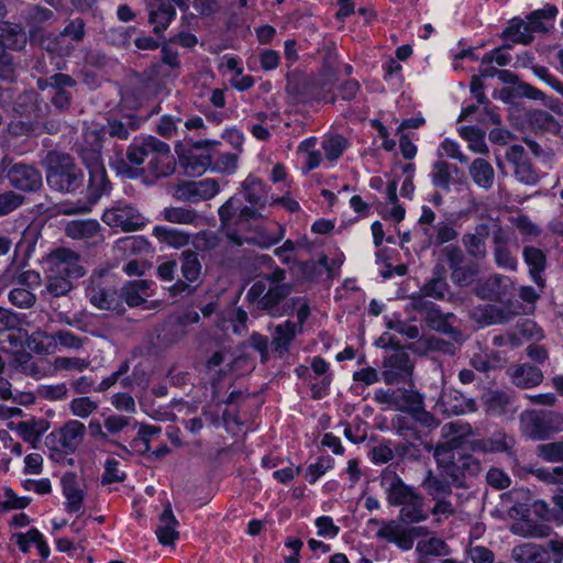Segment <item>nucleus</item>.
<instances>
[{
  "mask_svg": "<svg viewBox=\"0 0 563 563\" xmlns=\"http://www.w3.org/2000/svg\"><path fill=\"white\" fill-rule=\"evenodd\" d=\"M510 406V397L505 391H490L487 395L486 407L490 415L501 416L508 411Z\"/></svg>",
  "mask_w": 563,
  "mask_h": 563,
  "instance_id": "obj_55",
  "label": "nucleus"
},
{
  "mask_svg": "<svg viewBox=\"0 0 563 563\" xmlns=\"http://www.w3.org/2000/svg\"><path fill=\"white\" fill-rule=\"evenodd\" d=\"M65 234L73 240H80L88 246L103 242L102 228L95 219L73 220L65 227Z\"/></svg>",
  "mask_w": 563,
  "mask_h": 563,
  "instance_id": "obj_17",
  "label": "nucleus"
},
{
  "mask_svg": "<svg viewBox=\"0 0 563 563\" xmlns=\"http://www.w3.org/2000/svg\"><path fill=\"white\" fill-rule=\"evenodd\" d=\"M54 12L47 8L40 5H32L25 13V21L30 26V38L32 42H40L43 40L40 37V25L53 19Z\"/></svg>",
  "mask_w": 563,
  "mask_h": 563,
  "instance_id": "obj_38",
  "label": "nucleus"
},
{
  "mask_svg": "<svg viewBox=\"0 0 563 563\" xmlns=\"http://www.w3.org/2000/svg\"><path fill=\"white\" fill-rule=\"evenodd\" d=\"M71 278L47 273V291L55 297L64 296L71 289Z\"/></svg>",
  "mask_w": 563,
  "mask_h": 563,
  "instance_id": "obj_63",
  "label": "nucleus"
},
{
  "mask_svg": "<svg viewBox=\"0 0 563 563\" xmlns=\"http://www.w3.org/2000/svg\"><path fill=\"white\" fill-rule=\"evenodd\" d=\"M181 166L190 176L201 175L212 163L210 155L189 153L180 158Z\"/></svg>",
  "mask_w": 563,
  "mask_h": 563,
  "instance_id": "obj_51",
  "label": "nucleus"
},
{
  "mask_svg": "<svg viewBox=\"0 0 563 563\" xmlns=\"http://www.w3.org/2000/svg\"><path fill=\"white\" fill-rule=\"evenodd\" d=\"M8 300L20 309H29L36 302V296L26 287H15L8 294Z\"/></svg>",
  "mask_w": 563,
  "mask_h": 563,
  "instance_id": "obj_56",
  "label": "nucleus"
},
{
  "mask_svg": "<svg viewBox=\"0 0 563 563\" xmlns=\"http://www.w3.org/2000/svg\"><path fill=\"white\" fill-rule=\"evenodd\" d=\"M420 405H423V397L418 391L406 388H396V409L412 413L415 410L420 408Z\"/></svg>",
  "mask_w": 563,
  "mask_h": 563,
  "instance_id": "obj_49",
  "label": "nucleus"
},
{
  "mask_svg": "<svg viewBox=\"0 0 563 563\" xmlns=\"http://www.w3.org/2000/svg\"><path fill=\"white\" fill-rule=\"evenodd\" d=\"M460 135L466 140L468 147L475 153H486L488 151L484 141V133L475 126H463L460 130Z\"/></svg>",
  "mask_w": 563,
  "mask_h": 563,
  "instance_id": "obj_57",
  "label": "nucleus"
},
{
  "mask_svg": "<svg viewBox=\"0 0 563 563\" xmlns=\"http://www.w3.org/2000/svg\"><path fill=\"white\" fill-rule=\"evenodd\" d=\"M5 170L10 186L18 190L34 192L43 185L41 172L32 165L15 163L5 165Z\"/></svg>",
  "mask_w": 563,
  "mask_h": 563,
  "instance_id": "obj_14",
  "label": "nucleus"
},
{
  "mask_svg": "<svg viewBox=\"0 0 563 563\" xmlns=\"http://www.w3.org/2000/svg\"><path fill=\"white\" fill-rule=\"evenodd\" d=\"M86 35V24L81 18L69 20L63 31L55 38H46L40 42L41 47L48 52L58 53L60 55L68 54L69 48L62 47L60 42L64 38H70L73 42H81Z\"/></svg>",
  "mask_w": 563,
  "mask_h": 563,
  "instance_id": "obj_19",
  "label": "nucleus"
},
{
  "mask_svg": "<svg viewBox=\"0 0 563 563\" xmlns=\"http://www.w3.org/2000/svg\"><path fill=\"white\" fill-rule=\"evenodd\" d=\"M393 426L397 433L407 440L420 439L419 431L417 430L415 420L405 416H397L393 420Z\"/></svg>",
  "mask_w": 563,
  "mask_h": 563,
  "instance_id": "obj_61",
  "label": "nucleus"
},
{
  "mask_svg": "<svg viewBox=\"0 0 563 563\" xmlns=\"http://www.w3.org/2000/svg\"><path fill=\"white\" fill-rule=\"evenodd\" d=\"M227 229L228 239L236 245H243L244 243L254 244L262 249H268L285 236L286 229L277 222H271L267 225H263L256 229L253 234H240L239 229L241 227H224ZM244 227L243 229H245Z\"/></svg>",
  "mask_w": 563,
  "mask_h": 563,
  "instance_id": "obj_10",
  "label": "nucleus"
},
{
  "mask_svg": "<svg viewBox=\"0 0 563 563\" xmlns=\"http://www.w3.org/2000/svg\"><path fill=\"white\" fill-rule=\"evenodd\" d=\"M435 212L428 206H422L421 214L416 225V234L423 250L441 246L457 238L454 225L448 221H435Z\"/></svg>",
  "mask_w": 563,
  "mask_h": 563,
  "instance_id": "obj_7",
  "label": "nucleus"
},
{
  "mask_svg": "<svg viewBox=\"0 0 563 563\" xmlns=\"http://www.w3.org/2000/svg\"><path fill=\"white\" fill-rule=\"evenodd\" d=\"M380 485L385 488L386 500L390 506H402L411 500L418 493L408 486L393 472H384Z\"/></svg>",
  "mask_w": 563,
  "mask_h": 563,
  "instance_id": "obj_18",
  "label": "nucleus"
},
{
  "mask_svg": "<svg viewBox=\"0 0 563 563\" xmlns=\"http://www.w3.org/2000/svg\"><path fill=\"white\" fill-rule=\"evenodd\" d=\"M47 428V421L43 419L29 420L19 422L16 426V432L23 441L30 443L32 448H36Z\"/></svg>",
  "mask_w": 563,
  "mask_h": 563,
  "instance_id": "obj_43",
  "label": "nucleus"
},
{
  "mask_svg": "<svg viewBox=\"0 0 563 563\" xmlns=\"http://www.w3.org/2000/svg\"><path fill=\"white\" fill-rule=\"evenodd\" d=\"M47 273L68 278H79L85 269L79 265L78 255L67 249H57L46 257Z\"/></svg>",
  "mask_w": 563,
  "mask_h": 563,
  "instance_id": "obj_13",
  "label": "nucleus"
},
{
  "mask_svg": "<svg viewBox=\"0 0 563 563\" xmlns=\"http://www.w3.org/2000/svg\"><path fill=\"white\" fill-rule=\"evenodd\" d=\"M522 258L529 268V276L536 285L543 289L545 287V278L543 273L547 269V255L544 251L536 246H525L522 250Z\"/></svg>",
  "mask_w": 563,
  "mask_h": 563,
  "instance_id": "obj_27",
  "label": "nucleus"
},
{
  "mask_svg": "<svg viewBox=\"0 0 563 563\" xmlns=\"http://www.w3.org/2000/svg\"><path fill=\"white\" fill-rule=\"evenodd\" d=\"M63 495L66 499L65 509L69 514H82L85 493L80 488L74 475L65 476L62 479Z\"/></svg>",
  "mask_w": 563,
  "mask_h": 563,
  "instance_id": "obj_30",
  "label": "nucleus"
},
{
  "mask_svg": "<svg viewBox=\"0 0 563 563\" xmlns=\"http://www.w3.org/2000/svg\"><path fill=\"white\" fill-rule=\"evenodd\" d=\"M86 427L78 420H69L58 430L51 433L55 443L54 449L64 454L74 453L82 442Z\"/></svg>",
  "mask_w": 563,
  "mask_h": 563,
  "instance_id": "obj_15",
  "label": "nucleus"
},
{
  "mask_svg": "<svg viewBox=\"0 0 563 563\" xmlns=\"http://www.w3.org/2000/svg\"><path fill=\"white\" fill-rule=\"evenodd\" d=\"M489 230L486 224H478L474 232H467L462 236V244L466 253L475 260H484L487 255L486 240Z\"/></svg>",
  "mask_w": 563,
  "mask_h": 563,
  "instance_id": "obj_28",
  "label": "nucleus"
},
{
  "mask_svg": "<svg viewBox=\"0 0 563 563\" xmlns=\"http://www.w3.org/2000/svg\"><path fill=\"white\" fill-rule=\"evenodd\" d=\"M300 332V325L290 320L276 325L272 341L274 349L280 353L287 352L297 333Z\"/></svg>",
  "mask_w": 563,
  "mask_h": 563,
  "instance_id": "obj_39",
  "label": "nucleus"
},
{
  "mask_svg": "<svg viewBox=\"0 0 563 563\" xmlns=\"http://www.w3.org/2000/svg\"><path fill=\"white\" fill-rule=\"evenodd\" d=\"M349 145V140L341 134L328 135L321 142L324 157L330 163H335L346 151Z\"/></svg>",
  "mask_w": 563,
  "mask_h": 563,
  "instance_id": "obj_48",
  "label": "nucleus"
},
{
  "mask_svg": "<svg viewBox=\"0 0 563 563\" xmlns=\"http://www.w3.org/2000/svg\"><path fill=\"white\" fill-rule=\"evenodd\" d=\"M515 444L512 437L505 432H496L490 438L474 440L471 448L475 452L508 453Z\"/></svg>",
  "mask_w": 563,
  "mask_h": 563,
  "instance_id": "obj_31",
  "label": "nucleus"
},
{
  "mask_svg": "<svg viewBox=\"0 0 563 563\" xmlns=\"http://www.w3.org/2000/svg\"><path fill=\"white\" fill-rule=\"evenodd\" d=\"M334 467V459L330 455H321L316 463L308 465L305 472V478L309 484H314L328 471Z\"/></svg>",
  "mask_w": 563,
  "mask_h": 563,
  "instance_id": "obj_54",
  "label": "nucleus"
},
{
  "mask_svg": "<svg viewBox=\"0 0 563 563\" xmlns=\"http://www.w3.org/2000/svg\"><path fill=\"white\" fill-rule=\"evenodd\" d=\"M473 181L483 189H490L494 185L495 172L490 163L484 158H475L470 166Z\"/></svg>",
  "mask_w": 563,
  "mask_h": 563,
  "instance_id": "obj_41",
  "label": "nucleus"
},
{
  "mask_svg": "<svg viewBox=\"0 0 563 563\" xmlns=\"http://www.w3.org/2000/svg\"><path fill=\"white\" fill-rule=\"evenodd\" d=\"M220 190L212 178L184 181L176 187V197L181 201L197 203L213 198Z\"/></svg>",
  "mask_w": 563,
  "mask_h": 563,
  "instance_id": "obj_16",
  "label": "nucleus"
},
{
  "mask_svg": "<svg viewBox=\"0 0 563 563\" xmlns=\"http://www.w3.org/2000/svg\"><path fill=\"white\" fill-rule=\"evenodd\" d=\"M101 219L108 227L123 232H134L146 225L145 217L134 206L122 200L107 208Z\"/></svg>",
  "mask_w": 563,
  "mask_h": 563,
  "instance_id": "obj_9",
  "label": "nucleus"
},
{
  "mask_svg": "<svg viewBox=\"0 0 563 563\" xmlns=\"http://www.w3.org/2000/svg\"><path fill=\"white\" fill-rule=\"evenodd\" d=\"M42 224L38 222L30 223L22 232L21 239L16 244V249L23 252L25 257H31L35 251V246L41 238Z\"/></svg>",
  "mask_w": 563,
  "mask_h": 563,
  "instance_id": "obj_50",
  "label": "nucleus"
},
{
  "mask_svg": "<svg viewBox=\"0 0 563 563\" xmlns=\"http://www.w3.org/2000/svg\"><path fill=\"white\" fill-rule=\"evenodd\" d=\"M412 373L413 363L406 351L396 349L384 357L382 377L387 385L405 383Z\"/></svg>",
  "mask_w": 563,
  "mask_h": 563,
  "instance_id": "obj_12",
  "label": "nucleus"
},
{
  "mask_svg": "<svg viewBox=\"0 0 563 563\" xmlns=\"http://www.w3.org/2000/svg\"><path fill=\"white\" fill-rule=\"evenodd\" d=\"M477 273H478V268L476 265H474V264L462 265L451 272V280L456 286L466 287V286H470L474 282Z\"/></svg>",
  "mask_w": 563,
  "mask_h": 563,
  "instance_id": "obj_60",
  "label": "nucleus"
},
{
  "mask_svg": "<svg viewBox=\"0 0 563 563\" xmlns=\"http://www.w3.org/2000/svg\"><path fill=\"white\" fill-rule=\"evenodd\" d=\"M148 173L155 178H166L176 170V158L167 143L159 140L148 164Z\"/></svg>",
  "mask_w": 563,
  "mask_h": 563,
  "instance_id": "obj_20",
  "label": "nucleus"
},
{
  "mask_svg": "<svg viewBox=\"0 0 563 563\" xmlns=\"http://www.w3.org/2000/svg\"><path fill=\"white\" fill-rule=\"evenodd\" d=\"M26 41L25 31L20 24L0 21V43L4 49L21 51Z\"/></svg>",
  "mask_w": 563,
  "mask_h": 563,
  "instance_id": "obj_33",
  "label": "nucleus"
},
{
  "mask_svg": "<svg viewBox=\"0 0 563 563\" xmlns=\"http://www.w3.org/2000/svg\"><path fill=\"white\" fill-rule=\"evenodd\" d=\"M13 538L23 553H29L30 547L34 544L43 560H46L49 556V547L45 541L44 536L37 529L32 528L26 533H15Z\"/></svg>",
  "mask_w": 563,
  "mask_h": 563,
  "instance_id": "obj_35",
  "label": "nucleus"
},
{
  "mask_svg": "<svg viewBox=\"0 0 563 563\" xmlns=\"http://www.w3.org/2000/svg\"><path fill=\"white\" fill-rule=\"evenodd\" d=\"M162 213L165 221L177 224H191L197 227L201 224L203 220L196 210L184 207H168L165 208Z\"/></svg>",
  "mask_w": 563,
  "mask_h": 563,
  "instance_id": "obj_46",
  "label": "nucleus"
},
{
  "mask_svg": "<svg viewBox=\"0 0 563 563\" xmlns=\"http://www.w3.org/2000/svg\"><path fill=\"white\" fill-rule=\"evenodd\" d=\"M98 409V402L89 397L74 398L69 404L70 412L79 418H88Z\"/></svg>",
  "mask_w": 563,
  "mask_h": 563,
  "instance_id": "obj_62",
  "label": "nucleus"
},
{
  "mask_svg": "<svg viewBox=\"0 0 563 563\" xmlns=\"http://www.w3.org/2000/svg\"><path fill=\"white\" fill-rule=\"evenodd\" d=\"M433 456L442 468V475L451 479L455 487H465L466 479L476 476L481 471L477 459L468 454H456L449 444L438 445Z\"/></svg>",
  "mask_w": 563,
  "mask_h": 563,
  "instance_id": "obj_3",
  "label": "nucleus"
},
{
  "mask_svg": "<svg viewBox=\"0 0 563 563\" xmlns=\"http://www.w3.org/2000/svg\"><path fill=\"white\" fill-rule=\"evenodd\" d=\"M424 320L431 329L449 335L452 340L457 342L462 339L461 331L454 325L456 321L454 313H444L437 306H431L427 310Z\"/></svg>",
  "mask_w": 563,
  "mask_h": 563,
  "instance_id": "obj_25",
  "label": "nucleus"
},
{
  "mask_svg": "<svg viewBox=\"0 0 563 563\" xmlns=\"http://www.w3.org/2000/svg\"><path fill=\"white\" fill-rule=\"evenodd\" d=\"M244 198L251 205L243 206L241 199L231 197L219 208V218L223 227H247L252 219L262 217L260 210L272 205L267 185L250 175L242 184Z\"/></svg>",
  "mask_w": 563,
  "mask_h": 563,
  "instance_id": "obj_1",
  "label": "nucleus"
},
{
  "mask_svg": "<svg viewBox=\"0 0 563 563\" xmlns=\"http://www.w3.org/2000/svg\"><path fill=\"white\" fill-rule=\"evenodd\" d=\"M158 142L159 140L152 135L134 139L126 150L128 162L136 166L142 165L146 158H151Z\"/></svg>",
  "mask_w": 563,
  "mask_h": 563,
  "instance_id": "obj_32",
  "label": "nucleus"
},
{
  "mask_svg": "<svg viewBox=\"0 0 563 563\" xmlns=\"http://www.w3.org/2000/svg\"><path fill=\"white\" fill-rule=\"evenodd\" d=\"M511 378L516 386L531 388L542 383L543 374L537 366L525 363L512 369Z\"/></svg>",
  "mask_w": 563,
  "mask_h": 563,
  "instance_id": "obj_37",
  "label": "nucleus"
},
{
  "mask_svg": "<svg viewBox=\"0 0 563 563\" xmlns=\"http://www.w3.org/2000/svg\"><path fill=\"white\" fill-rule=\"evenodd\" d=\"M438 405L442 411L448 415H464L476 410V402L472 398L465 397L456 389H444L441 393Z\"/></svg>",
  "mask_w": 563,
  "mask_h": 563,
  "instance_id": "obj_26",
  "label": "nucleus"
},
{
  "mask_svg": "<svg viewBox=\"0 0 563 563\" xmlns=\"http://www.w3.org/2000/svg\"><path fill=\"white\" fill-rule=\"evenodd\" d=\"M150 286L151 283L145 279L129 282L122 289L121 298H124L128 306L139 307L143 305L150 296L147 291Z\"/></svg>",
  "mask_w": 563,
  "mask_h": 563,
  "instance_id": "obj_42",
  "label": "nucleus"
},
{
  "mask_svg": "<svg viewBox=\"0 0 563 563\" xmlns=\"http://www.w3.org/2000/svg\"><path fill=\"white\" fill-rule=\"evenodd\" d=\"M417 552L420 554L419 563H427L429 556H444L450 553V549L444 540L440 538H430L419 541Z\"/></svg>",
  "mask_w": 563,
  "mask_h": 563,
  "instance_id": "obj_47",
  "label": "nucleus"
},
{
  "mask_svg": "<svg viewBox=\"0 0 563 563\" xmlns=\"http://www.w3.org/2000/svg\"><path fill=\"white\" fill-rule=\"evenodd\" d=\"M52 341L56 346L79 351L89 341L88 338L76 335L68 330H57L51 335Z\"/></svg>",
  "mask_w": 563,
  "mask_h": 563,
  "instance_id": "obj_52",
  "label": "nucleus"
},
{
  "mask_svg": "<svg viewBox=\"0 0 563 563\" xmlns=\"http://www.w3.org/2000/svg\"><path fill=\"white\" fill-rule=\"evenodd\" d=\"M429 512L424 509L423 497L417 494L410 501L401 506L399 519L405 523H418L427 520Z\"/></svg>",
  "mask_w": 563,
  "mask_h": 563,
  "instance_id": "obj_45",
  "label": "nucleus"
},
{
  "mask_svg": "<svg viewBox=\"0 0 563 563\" xmlns=\"http://www.w3.org/2000/svg\"><path fill=\"white\" fill-rule=\"evenodd\" d=\"M452 486L451 479L442 474L434 475L431 471L422 481V487L432 499L449 497L452 494Z\"/></svg>",
  "mask_w": 563,
  "mask_h": 563,
  "instance_id": "obj_44",
  "label": "nucleus"
},
{
  "mask_svg": "<svg viewBox=\"0 0 563 563\" xmlns=\"http://www.w3.org/2000/svg\"><path fill=\"white\" fill-rule=\"evenodd\" d=\"M369 525L379 526L376 537L384 539L388 542L396 543L404 550H409L412 547V538L408 531L397 520H379L372 518L368 520Z\"/></svg>",
  "mask_w": 563,
  "mask_h": 563,
  "instance_id": "obj_22",
  "label": "nucleus"
},
{
  "mask_svg": "<svg viewBox=\"0 0 563 563\" xmlns=\"http://www.w3.org/2000/svg\"><path fill=\"white\" fill-rule=\"evenodd\" d=\"M90 366V361L82 357L58 356L54 361V367L57 371H67L81 373Z\"/></svg>",
  "mask_w": 563,
  "mask_h": 563,
  "instance_id": "obj_59",
  "label": "nucleus"
},
{
  "mask_svg": "<svg viewBox=\"0 0 563 563\" xmlns=\"http://www.w3.org/2000/svg\"><path fill=\"white\" fill-rule=\"evenodd\" d=\"M87 168L89 173V180L86 200H79L65 207V214L88 213L91 211L92 206H95L102 196L110 195L111 183L108 178L104 165L98 154H95L87 163Z\"/></svg>",
  "mask_w": 563,
  "mask_h": 563,
  "instance_id": "obj_5",
  "label": "nucleus"
},
{
  "mask_svg": "<svg viewBox=\"0 0 563 563\" xmlns=\"http://www.w3.org/2000/svg\"><path fill=\"white\" fill-rule=\"evenodd\" d=\"M45 165L47 168L46 180L51 188L62 192H71L82 185V170L68 154L51 151L45 157Z\"/></svg>",
  "mask_w": 563,
  "mask_h": 563,
  "instance_id": "obj_4",
  "label": "nucleus"
},
{
  "mask_svg": "<svg viewBox=\"0 0 563 563\" xmlns=\"http://www.w3.org/2000/svg\"><path fill=\"white\" fill-rule=\"evenodd\" d=\"M290 292V287L271 278L255 282L247 291L246 298L257 309L278 317L283 314L282 302Z\"/></svg>",
  "mask_w": 563,
  "mask_h": 563,
  "instance_id": "obj_8",
  "label": "nucleus"
},
{
  "mask_svg": "<svg viewBox=\"0 0 563 563\" xmlns=\"http://www.w3.org/2000/svg\"><path fill=\"white\" fill-rule=\"evenodd\" d=\"M86 296L90 303L100 310L122 312L124 310L121 295L117 288L101 277L91 278L86 289Z\"/></svg>",
  "mask_w": 563,
  "mask_h": 563,
  "instance_id": "obj_11",
  "label": "nucleus"
},
{
  "mask_svg": "<svg viewBox=\"0 0 563 563\" xmlns=\"http://www.w3.org/2000/svg\"><path fill=\"white\" fill-rule=\"evenodd\" d=\"M559 10L553 4L530 12L526 20L514 18L503 31V37L517 44L528 45L534 40V33H547L552 26Z\"/></svg>",
  "mask_w": 563,
  "mask_h": 563,
  "instance_id": "obj_2",
  "label": "nucleus"
},
{
  "mask_svg": "<svg viewBox=\"0 0 563 563\" xmlns=\"http://www.w3.org/2000/svg\"><path fill=\"white\" fill-rule=\"evenodd\" d=\"M522 435L533 441H543L563 431V415L545 410H525L519 417Z\"/></svg>",
  "mask_w": 563,
  "mask_h": 563,
  "instance_id": "obj_6",
  "label": "nucleus"
},
{
  "mask_svg": "<svg viewBox=\"0 0 563 563\" xmlns=\"http://www.w3.org/2000/svg\"><path fill=\"white\" fill-rule=\"evenodd\" d=\"M177 526L178 521L176 520L172 508H165L159 516V522L155 530L158 541L164 545L173 544L178 538Z\"/></svg>",
  "mask_w": 563,
  "mask_h": 563,
  "instance_id": "obj_36",
  "label": "nucleus"
},
{
  "mask_svg": "<svg viewBox=\"0 0 563 563\" xmlns=\"http://www.w3.org/2000/svg\"><path fill=\"white\" fill-rule=\"evenodd\" d=\"M153 235L162 243L174 249H180L189 244L190 234L184 230L157 225L153 229Z\"/></svg>",
  "mask_w": 563,
  "mask_h": 563,
  "instance_id": "obj_40",
  "label": "nucleus"
},
{
  "mask_svg": "<svg viewBox=\"0 0 563 563\" xmlns=\"http://www.w3.org/2000/svg\"><path fill=\"white\" fill-rule=\"evenodd\" d=\"M147 11L148 23L157 35L163 34L176 18V9L168 0H151Z\"/></svg>",
  "mask_w": 563,
  "mask_h": 563,
  "instance_id": "obj_23",
  "label": "nucleus"
},
{
  "mask_svg": "<svg viewBox=\"0 0 563 563\" xmlns=\"http://www.w3.org/2000/svg\"><path fill=\"white\" fill-rule=\"evenodd\" d=\"M510 238L503 230L498 229L493 235V256L495 264L503 269L516 272L518 260L510 250Z\"/></svg>",
  "mask_w": 563,
  "mask_h": 563,
  "instance_id": "obj_24",
  "label": "nucleus"
},
{
  "mask_svg": "<svg viewBox=\"0 0 563 563\" xmlns=\"http://www.w3.org/2000/svg\"><path fill=\"white\" fill-rule=\"evenodd\" d=\"M512 282L508 276L493 274L477 284L475 295L484 300L501 301L510 291Z\"/></svg>",
  "mask_w": 563,
  "mask_h": 563,
  "instance_id": "obj_21",
  "label": "nucleus"
},
{
  "mask_svg": "<svg viewBox=\"0 0 563 563\" xmlns=\"http://www.w3.org/2000/svg\"><path fill=\"white\" fill-rule=\"evenodd\" d=\"M460 169L457 166L448 163L443 159H438L432 164L430 172V180L431 184L444 191L449 192L451 190L452 184L455 181V176H457Z\"/></svg>",
  "mask_w": 563,
  "mask_h": 563,
  "instance_id": "obj_29",
  "label": "nucleus"
},
{
  "mask_svg": "<svg viewBox=\"0 0 563 563\" xmlns=\"http://www.w3.org/2000/svg\"><path fill=\"white\" fill-rule=\"evenodd\" d=\"M180 271L183 277L188 283H195L199 279L201 274V264L198 255L192 251H185L181 253Z\"/></svg>",
  "mask_w": 563,
  "mask_h": 563,
  "instance_id": "obj_53",
  "label": "nucleus"
},
{
  "mask_svg": "<svg viewBox=\"0 0 563 563\" xmlns=\"http://www.w3.org/2000/svg\"><path fill=\"white\" fill-rule=\"evenodd\" d=\"M37 394L41 398L49 401L64 400L68 397V388L65 383L41 385L37 389Z\"/></svg>",
  "mask_w": 563,
  "mask_h": 563,
  "instance_id": "obj_64",
  "label": "nucleus"
},
{
  "mask_svg": "<svg viewBox=\"0 0 563 563\" xmlns=\"http://www.w3.org/2000/svg\"><path fill=\"white\" fill-rule=\"evenodd\" d=\"M511 556L518 563H550L548 550L536 543H523L515 547Z\"/></svg>",
  "mask_w": 563,
  "mask_h": 563,
  "instance_id": "obj_34",
  "label": "nucleus"
},
{
  "mask_svg": "<svg viewBox=\"0 0 563 563\" xmlns=\"http://www.w3.org/2000/svg\"><path fill=\"white\" fill-rule=\"evenodd\" d=\"M537 454L545 462H563V439L555 442L540 444L537 448Z\"/></svg>",
  "mask_w": 563,
  "mask_h": 563,
  "instance_id": "obj_58",
  "label": "nucleus"
}]
</instances>
